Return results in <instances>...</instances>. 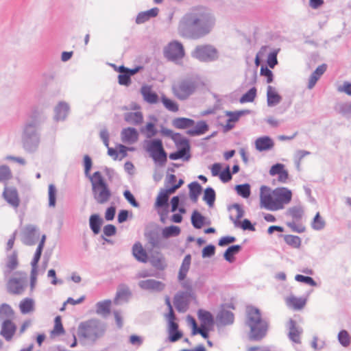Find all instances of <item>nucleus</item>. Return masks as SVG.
Instances as JSON below:
<instances>
[{
    "mask_svg": "<svg viewBox=\"0 0 351 351\" xmlns=\"http://www.w3.org/2000/svg\"><path fill=\"white\" fill-rule=\"evenodd\" d=\"M274 146V141L267 136L259 137L255 141V147L259 152L270 150Z\"/></svg>",
    "mask_w": 351,
    "mask_h": 351,
    "instance_id": "22",
    "label": "nucleus"
},
{
    "mask_svg": "<svg viewBox=\"0 0 351 351\" xmlns=\"http://www.w3.org/2000/svg\"><path fill=\"white\" fill-rule=\"evenodd\" d=\"M23 147L28 152H34L37 150L40 141V135L21 136Z\"/></svg>",
    "mask_w": 351,
    "mask_h": 351,
    "instance_id": "17",
    "label": "nucleus"
},
{
    "mask_svg": "<svg viewBox=\"0 0 351 351\" xmlns=\"http://www.w3.org/2000/svg\"><path fill=\"white\" fill-rule=\"evenodd\" d=\"M132 254L139 262L146 263L147 261L148 256L147 252L143 248L142 244L139 242L134 244L132 247Z\"/></svg>",
    "mask_w": 351,
    "mask_h": 351,
    "instance_id": "27",
    "label": "nucleus"
},
{
    "mask_svg": "<svg viewBox=\"0 0 351 351\" xmlns=\"http://www.w3.org/2000/svg\"><path fill=\"white\" fill-rule=\"evenodd\" d=\"M311 154V152L306 150H297L295 153L294 154V162L296 167V169L300 171V165L302 159L306 156Z\"/></svg>",
    "mask_w": 351,
    "mask_h": 351,
    "instance_id": "48",
    "label": "nucleus"
},
{
    "mask_svg": "<svg viewBox=\"0 0 351 351\" xmlns=\"http://www.w3.org/2000/svg\"><path fill=\"white\" fill-rule=\"evenodd\" d=\"M256 96V88L255 87H252L240 98L239 101L241 104L252 102L254 100Z\"/></svg>",
    "mask_w": 351,
    "mask_h": 351,
    "instance_id": "55",
    "label": "nucleus"
},
{
    "mask_svg": "<svg viewBox=\"0 0 351 351\" xmlns=\"http://www.w3.org/2000/svg\"><path fill=\"white\" fill-rule=\"evenodd\" d=\"M150 262L154 267L158 269H163L166 266L165 258L160 252H157L156 255H153L151 257Z\"/></svg>",
    "mask_w": 351,
    "mask_h": 351,
    "instance_id": "45",
    "label": "nucleus"
},
{
    "mask_svg": "<svg viewBox=\"0 0 351 351\" xmlns=\"http://www.w3.org/2000/svg\"><path fill=\"white\" fill-rule=\"evenodd\" d=\"M182 44L178 41L170 42L164 49V55L169 60L177 62L184 56Z\"/></svg>",
    "mask_w": 351,
    "mask_h": 351,
    "instance_id": "8",
    "label": "nucleus"
},
{
    "mask_svg": "<svg viewBox=\"0 0 351 351\" xmlns=\"http://www.w3.org/2000/svg\"><path fill=\"white\" fill-rule=\"evenodd\" d=\"M215 21L214 14L208 8H195L185 14L180 19L178 33L184 38L197 40L212 32Z\"/></svg>",
    "mask_w": 351,
    "mask_h": 351,
    "instance_id": "1",
    "label": "nucleus"
},
{
    "mask_svg": "<svg viewBox=\"0 0 351 351\" xmlns=\"http://www.w3.org/2000/svg\"><path fill=\"white\" fill-rule=\"evenodd\" d=\"M217 320L223 325L232 324L234 322L233 313L228 310L223 309L217 315Z\"/></svg>",
    "mask_w": 351,
    "mask_h": 351,
    "instance_id": "33",
    "label": "nucleus"
},
{
    "mask_svg": "<svg viewBox=\"0 0 351 351\" xmlns=\"http://www.w3.org/2000/svg\"><path fill=\"white\" fill-rule=\"evenodd\" d=\"M131 295L129 288L125 285H121L119 287L116 296L114 299L115 304H120L123 302H128Z\"/></svg>",
    "mask_w": 351,
    "mask_h": 351,
    "instance_id": "25",
    "label": "nucleus"
},
{
    "mask_svg": "<svg viewBox=\"0 0 351 351\" xmlns=\"http://www.w3.org/2000/svg\"><path fill=\"white\" fill-rule=\"evenodd\" d=\"M40 119L38 114L32 113L24 123L21 136L40 135Z\"/></svg>",
    "mask_w": 351,
    "mask_h": 351,
    "instance_id": "9",
    "label": "nucleus"
},
{
    "mask_svg": "<svg viewBox=\"0 0 351 351\" xmlns=\"http://www.w3.org/2000/svg\"><path fill=\"white\" fill-rule=\"evenodd\" d=\"M145 149L156 165L165 166L167 160V154L163 148L161 140L153 139L147 141Z\"/></svg>",
    "mask_w": 351,
    "mask_h": 351,
    "instance_id": "7",
    "label": "nucleus"
},
{
    "mask_svg": "<svg viewBox=\"0 0 351 351\" xmlns=\"http://www.w3.org/2000/svg\"><path fill=\"white\" fill-rule=\"evenodd\" d=\"M57 189L54 184H50L48 188L49 206L54 208L56 204Z\"/></svg>",
    "mask_w": 351,
    "mask_h": 351,
    "instance_id": "53",
    "label": "nucleus"
},
{
    "mask_svg": "<svg viewBox=\"0 0 351 351\" xmlns=\"http://www.w3.org/2000/svg\"><path fill=\"white\" fill-rule=\"evenodd\" d=\"M303 213L304 210L301 206H295L291 207L287 210V215L297 221L300 220L302 217Z\"/></svg>",
    "mask_w": 351,
    "mask_h": 351,
    "instance_id": "49",
    "label": "nucleus"
},
{
    "mask_svg": "<svg viewBox=\"0 0 351 351\" xmlns=\"http://www.w3.org/2000/svg\"><path fill=\"white\" fill-rule=\"evenodd\" d=\"M203 200L205 201L210 207L213 206L215 200V192L213 188L208 187L205 189Z\"/></svg>",
    "mask_w": 351,
    "mask_h": 351,
    "instance_id": "47",
    "label": "nucleus"
},
{
    "mask_svg": "<svg viewBox=\"0 0 351 351\" xmlns=\"http://www.w3.org/2000/svg\"><path fill=\"white\" fill-rule=\"evenodd\" d=\"M274 195L276 210H278L284 208L285 205L291 202L292 192L285 187L276 188L274 190Z\"/></svg>",
    "mask_w": 351,
    "mask_h": 351,
    "instance_id": "11",
    "label": "nucleus"
},
{
    "mask_svg": "<svg viewBox=\"0 0 351 351\" xmlns=\"http://www.w3.org/2000/svg\"><path fill=\"white\" fill-rule=\"evenodd\" d=\"M198 318L202 322V327L206 326H210L213 323V317L210 313L204 311V310H199L198 311Z\"/></svg>",
    "mask_w": 351,
    "mask_h": 351,
    "instance_id": "39",
    "label": "nucleus"
},
{
    "mask_svg": "<svg viewBox=\"0 0 351 351\" xmlns=\"http://www.w3.org/2000/svg\"><path fill=\"white\" fill-rule=\"evenodd\" d=\"M287 326L289 330L288 334L289 339L294 343H300L301 342L300 336L303 332L302 328L291 319L289 321Z\"/></svg>",
    "mask_w": 351,
    "mask_h": 351,
    "instance_id": "18",
    "label": "nucleus"
},
{
    "mask_svg": "<svg viewBox=\"0 0 351 351\" xmlns=\"http://www.w3.org/2000/svg\"><path fill=\"white\" fill-rule=\"evenodd\" d=\"M168 322L167 330L171 332L178 330V324L175 322L176 315L174 313H168L165 315Z\"/></svg>",
    "mask_w": 351,
    "mask_h": 351,
    "instance_id": "58",
    "label": "nucleus"
},
{
    "mask_svg": "<svg viewBox=\"0 0 351 351\" xmlns=\"http://www.w3.org/2000/svg\"><path fill=\"white\" fill-rule=\"evenodd\" d=\"M19 265L18 263V256L16 252H13L11 254L7 256L6 260V272H10L11 271L15 269Z\"/></svg>",
    "mask_w": 351,
    "mask_h": 351,
    "instance_id": "43",
    "label": "nucleus"
},
{
    "mask_svg": "<svg viewBox=\"0 0 351 351\" xmlns=\"http://www.w3.org/2000/svg\"><path fill=\"white\" fill-rule=\"evenodd\" d=\"M338 340L341 346L347 347L350 343L351 338L346 330H342L338 334Z\"/></svg>",
    "mask_w": 351,
    "mask_h": 351,
    "instance_id": "59",
    "label": "nucleus"
},
{
    "mask_svg": "<svg viewBox=\"0 0 351 351\" xmlns=\"http://www.w3.org/2000/svg\"><path fill=\"white\" fill-rule=\"evenodd\" d=\"M16 327L13 322L7 319L3 322L0 334L6 341H10L16 332Z\"/></svg>",
    "mask_w": 351,
    "mask_h": 351,
    "instance_id": "20",
    "label": "nucleus"
},
{
    "mask_svg": "<svg viewBox=\"0 0 351 351\" xmlns=\"http://www.w3.org/2000/svg\"><path fill=\"white\" fill-rule=\"evenodd\" d=\"M282 100L281 96L277 93L276 88L268 86L267 88V101L269 107L275 106Z\"/></svg>",
    "mask_w": 351,
    "mask_h": 351,
    "instance_id": "26",
    "label": "nucleus"
},
{
    "mask_svg": "<svg viewBox=\"0 0 351 351\" xmlns=\"http://www.w3.org/2000/svg\"><path fill=\"white\" fill-rule=\"evenodd\" d=\"M21 277H14L10 279L8 282V289L10 293L13 294H21L25 291L27 286L26 274L20 273Z\"/></svg>",
    "mask_w": 351,
    "mask_h": 351,
    "instance_id": "12",
    "label": "nucleus"
},
{
    "mask_svg": "<svg viewBox=\"0 0 351 351\" xmlns=\"http://www.w3.org/2000/svg\"><path fill=\"white\" fill-rule=\"evenodd\" d=\"M111 304L112 301L110 300H105L98 302L95 304L96 313L103 317L107 316L110 312Z\"/></svg>",
    "mask_w": 351,
    "mask_h": 351,
    "instance_id": "29",
    "label": "nucleus"
},
{
    "mask_svg": "<svg viewBox=\"0 0 351 351\" xmlns=\"http://www.w3.org/2000/svg\"><path fill=\"white\" fill-rule=\"evenodd\" d=\"M102 219L97 214L92 215L89 219V226L94 234H97L100 232Z\"/></svg>",
    "mask_w": 351,
    "mask_h": 351,
    "instance_id": "36",
    "label": "nucleus"
},
{
    "mask_svg": "<svg viewBox=\"0 0 351 351\" xmlns=\"http://www.w3.org/2000/svg\"><path fill=\"white\" fill-rule=\"evenodd\" d=\"M325 225H326L325 221L324 220V219H322L320 217L319 213H317L315 215V216L313 219V221L312 222L313 229H314L315 230H321L324 229V228L325 227Z\"/></svg>",
    "mask_w": 351,
    "mask_h": 351,
    "instance_id": "60",
    "label": "nucleus"
},
{
    "mask_svg": "<svg viewBox=\"0 0 351 351\" xmlns=\"http://www.w3.org/2000/svg\"><path fill=\"white\" fill-rule=\"evenodd\" d=\"M260 205L269 210H276L274 190L267 186H262L260 189Z\"/></svg>",
    "mask_w": 351,
    "mask_h": 351,
    "instance_id": "10",
    "label": "nucleus"
},
{
    "mask_svg": "<svg viewBox=\"0 0 351 351\" xmlns=\"http://www.w3.org/2000/svg\"><path fill=\"white\" fill-rule=\"evenodd\" d=\"M191 263V254H187L184 258L181 266L179 269L178 279L179 281H182L186 277L187 273L190 269Z\"/></svg>",
    "mask_w": 351,
    "mask_h": 351,
    "instance_id": "28",
    "label": "nucleus"
},
{
    "mask_svg": "<svg viewBox=\"0 0 351 351\" xmlns=\"http://www.w3.org/2000/svg\"><path fill=\"white\" fill-rule=\"evenodd\" d=\"M161 101L168 110L173 112L178 111V105L176 101L166 97L165 95L162 96Z\"/></svg>",
    "mask_w": 351,
    "mask_h": 351,
    "instance_id": "52",
    "label": "nucleus"
},
{
    "mask_svg": "<svg viewBox=\"0 0 351 351\" xmlns=\"http://www.w3.org/2000/svg\"><path fill=\"white\" fill-rule=\"evenodd\" d=\"M54 327L51 331L52 335H60L64 332V328L61 322V318L60 316H57L54 321Z\"/></svg>",
    "mask_w": 351,
    "mask_h": 351,
    "instance_id": "62",
    "label": "nucleus"
},
{
    "mask_svg": "<svg viewBox=\"0 0 351 351\" xmlns=\"http://www.w3.org/2000/svg\"><path fill=\"white\" fill-rule=\"evenodd\" d=\"M181 230L180 227L176 226H170L164 228L162 230V237L163 239H168L170 237H177L180 234Z\"/></svg>",
    "mask_w": 351,
    "mask_h": 351,
    "instance_id": "40",
    "label": "nucleus"
},
{
    "mask_svg": "<svg viewBox=\"0 0 351 351\" xmlns=\"http://www.w3.org/2000/svg\"><path fill=\"white\" fill-rule=\"evenodd\" d=\"M195 121L188 118H176L172 121V125L178 129H186L193 126Z\"/></svg>",
    "mask_w": 351,
    "mask_h": 351,
    "instance_id": "35",
    "label": "nucleus"
},
{
    "mask_svg": "<svg viewBox=\"0 0 351 351\" xmlns=\"http://www.w3.org/2000/svg\"><path fill=\"white\" fill-rule=\"evenodd\" d=\"M141 132L145 133L147 138H151L156 135L158 131L156 129L154 124L149 122L146 124L145 128L141 129Z\"/></svg>",
    "mask_w": 351,
    "mask_h": 351,
    "instance_id": "57",
    "label": "nucleus"
},
{
    "mask_svg": "<svg viewBox=\"0 0 351 351\" xmlns=\"http://www.w3.org/2000/svg\"><path fill=\"white\" fill-rule=\"evenodd\" d=\"M284 240L287 244L295 248H298L301 245V239L298 236L285 235Z\"/></svg>",
    "mask_w": 351,
    "mask_h": 351,
    "instance_id": "56",
    "label": "nucleus"
},
{
    "mask_svg": "<svg viewBox=\"0 0 351 351\" xmlns=\"http://www.w3.org/2000/svg\"><path fill=\"white\" fill-rule=\"evenodd\" d=\"M238 195L243 198H248L250 195V185L249 184H239L235 186Z\"/></svg>",
    "mask_w": 351,
    "mask_h": 351,
    "instance_id": "51",
    "label": "nucleus"
},
{
    "mask_svg": "<svg viewBox=\"0 0 351 351\" xmlns=\"http://www.w3.org/2000/svg\"><path fill=\"white\" fill-rule=\"evenodd\" d=\"M124 119L128 123L136 125L143 122V116L141 112H130L125 114Z\"/></svg>",
    "mask_w": 351,
    "mask_h": 351,
    "instance_id": "32",
    "label": "nucleus"
},
{
    "mask_svg": "<svg viewBox=\"0 0 351 351\" xmlns=\"http://www.w3.org/2000/svg\"><path fill=\"white\" fill-rule=\"evenodd\" d=\"M286 302L289 306L292 307L295 310H300L304 307L306 300L302 298H296L293 295H290L286 299Z\"/></svg>",
    "mask_w": 351,
    "mask_h": 351,
    "instance_id": "31",
    "label": "nucleus"
},
{
    "mask_svg": "<svg viewBox=\"0 0 351 351\" xmlns=\"http://www.w3.org/2000/svg\"><path fill=\"white\" fill-rule=\"evenodd\" d=\"M34 301L31 298L23 300L20 304V311L23 314H27L34 311Z\"/></svg>",
    "mask_w": 351,
    "mask_h": 351,
    "instance_id": "42",
    "label": "nucleus"
},
{
    "mask_svg": "<svg viewBox=\"0 0 351 351\" xmlns=\"http://www.w3.org/2000/svg\"><path fill=\"white\" fill-rule=\"evenodd\" d=\"M197 88V82L191 78H184L175 82L172 85V92L180 100H186L193 95Z\"/></svg>",
    "mask_w": 351,
    "mask_h": 351,
    "instance_id": "5",
    "label": "nucleus"
},
{
    "mask_svg": "<svg viewBox=\"0 0 351 351\" xmlns=\"http://www.w3.org/2000/svg\"><path fill=\"white\" fill-rule=\"evenodd\" d=\"M92 194L97 204H104L107 203L111 196V191L100 171L94 172L90 176Z\"/></svg>",
    "mask_w": 351,
    "mask_h": 351,
    "instance_id": "3",
    "label": "nucleus"
},
{
    "mask_svg": "<svg viewBox=\"0 0 351 351\" xmlns=\"http://www.w3.org/2000/svg\"><path fill=\"white\" fill-rule=\"evenodd\" d=\"M208 130V126L204 121H199L194 128L189 130L186 133L190 136H194L203 134Z\"/></svg>",
    "mask_w": 351,
    "mask_h": 351,
    "instance_id": "37",
    "label": "nucleus"
},
{
    "mask_svg": "<svg viewBox=\"0 0 351 351\" xmlns=\"http://www.w3.org/2000/svg\"><path fill=\"white\" fill-rule=\"evenodd\" d=\"M138 285L141 289L152 292H160L165 287L163 282L154 279L141 280Z\"/></svg>",
    "mask_w": 351,
    "mask_h": 351,
    "instance_id": "16",
    "label": "nucleus"
},
{
    "mask_svg": "<svg viewBox=\"0 0 351 351\" xmlns=\"http://www.w3.org/2000/svg\"><path fill=\"white\" fill-rule=\"evenodd\" d=\"M168 199L169 195L167 194L166 191H164L163 189L160 190V193L157 196L155 206L162 208L168 206Z\"/></svg>",
    "mask_w": 351,
    "mask_h": 351,
    "instance_id": "50",
    "label": "nucleus"
},
{
    "mask_svg": "<svg viewBox=\"0 0 351 351\" xmlns=\"http://www.w3.org/2000/svg\"><path fill=\"white\" fill-rule=\"evenodd\" d=\"M36 227L34 225L26 226L22 232V241L24 244L27 245H32L35 244L38 239L36 234Z\"/></svg>",
    "mask_w": 351,
    "mask_h": 351,
    "instance_id": "15",
    "label": "nucleus"
},
{
    "mask_svg": "<svg viewBox=\"0 0 351 351\" xmlns=\"http://www.w3.org/2000/svg\"><path fill=\"white\" fill-rule=\"evenodd\" d=\"M158 12V8H154L145 12H140L136 16V23L137 24L143 23L147 21L149 19L156 16Z\"/></svg>",
    "mask_w": 351,
    "mask_h": 351,
    "instance_id": "30",
    "label": "nucleus"
},
{
    "mask_svg": "<svg viewBox=\"0 0 351 351\" xmlns=\"http://www.w3.org/2000/svg\"><path fill=\"white\" fill-rule=\"evenodd\" d=\"M106 329L104 322L97 319H91L80 324L79 332L83 337L95 341L104 335Z\"/></svg>",
    "mask_w": 351,
    "mask_h": 351,
    "instance_id": "4",
    "label": "nucleus"
},
{
    "mask_svg": "<svg viewBox=\"0 0 351 351\" xmlns=\"http://www.w3.org/2000/svg\"><path fill=\"white\" fill-rule=\"evenodd\" d=\"M14 315V311L12 308L7 304H3L0 306V319L7 320L10 319Z\"/></svg>",
    "mask_w": 351,
    "mask_h": 351,
    "instance_id": "46",
    "label": "nucleus"
},
{
    "mask_svg": "<svg viewBox=\"0 0 351 351\" xmlns=\"http://www.w3.org/2000/svg\"><path fill=\"white\" fill-rule=\"evenodd\" d=\"M190 157L189 145L186 141H183V146L177 152L171 153L169 154V158L171 160L182 158L184 160H189Z\"/></svg>",
    "mask_w": 351,
    "mask_h": 351,
    "instance_id": "23",
    "label": "nucleus"
},
{
    "mask_svg": "<svg viewBox=\"0 0 351 351\" xmlns=\"http://www.w3.org/2000/svg\"><path fill=\"white\" fill-rule=\"evenodd\" d=\"M189 197L193 202H197L202 188L197 182H193L189 184Z\"/></svg>",
    "mask_w": 351,
    "mask_h": 351,
    "instance_id": "34",
    "label": "nucleus"
},
{
    "mask_svg": "<svg viewBox=\"0 0 351 351\" xmlns=\"http://www.w3.org/2000/svg\"><path fill=\"white\" fill-rule=\"evenodd\" d=\"M339 111L344 116L351 117V103L342 104L339 107Z\"/></svg>",
    "mask_w": 351,
    "mask_h": 351,
    "instance_id": "64",
    "label": "nucleus"
},
{
    "mask_svg": "<svg viewBox=\"0 0 351 351\" xmlns=\"http://www.w3.org/2000/svg\"><path fill=\"white\" fill-rule=\"evenodd\" d=\"M145 237L152 248L161 250L167 247V244L163 241L157 228L147 230Z\"/></svg>",
    "mask_w": 351,
    "mask_h": 351,
    "instance_id": "13",
    "label": "nucleus"
},
{
    "mask_svg": "<svg viewBox=\"0 0 351 351\" xmlns=\"http://www.w3.org/2000/svg\"><path fill=\"white\" fill-rule=\"evenodd\" d=\"M246 324L250 328L249 339L252 341H261L268 330V322L262 317L260 311L253 306H247L246 309Z\"/></svg>",
    "mask_w": 351,
    "mask_h": 351,
    "instance_id": "2",
    "label": "nucleus"
},
{
    "mask_svg": "<svg viewBox=\"0 0 351 351\" xmlns=\"http://www.w3.org/2000/svg\"><path fill=\"white\" fill-rule=\"evenodd\" d=\"M248 112V110H241L237 112L227 111L226 115L228 117V121L232 123L237 122L242 115Z\"/></svg>",
    "mask_w": 351,
    "mask_h": 351,
    "instance_id": "61",
    "label": "nucleus"
},
{
    "mask_svg": "<svg viewBox=\"0 0 351 351\" xmlns=\"http://www.w3.org/2000/svg\"><path fill=\"white\" fill-rule=\"evenodd\" d=\"M205 221V217L197 210H194L191 215V223L195 228L200 229Z\"/></svg>",
    "mask_w": 351,
    "mask_h": 351,
    "instance_id": "44",
    "label": "nucleus"
},
{
    "mask_svg": "<svg viewBox=\"0 0 351 351\" xmlns=\"http://www.w3.org/2000/svg\"><path fill=\"white\" fill-rule=\"evenodd\" d=\"M12 176V173L8 166H0V182H5L9 180Z\"/></svg>",
    "mask_w": 351,
    "mask_h": 351,
    "instance_id": "63",
    "label": "nucleus"
},
{
    "mask_svg": "<svg viewBox=\"0 0 351 351\" xmlns=\"http://www.w3.org/2000/svg\"><path fill=\"white\" fill-rule=\"evenodd\" d=\"M141 93L144 100L150 104H155L158 101V95L152 91L151 86H143L141 88Z\"/></svg>",
    "mask_w": 351,
    "mask_h": 351,
    "instance_id": "24",
    "label": "nucleus"
},
{
    "mask_svg": "<svg viewBox=\"0 0 351 351\" xmlns=\"http://www.w3.org/2000/svg\"><path fill=\"white\" fill-rule=\"evenodd\" d=\"M70 111L69 104L65 101H60L54 108V119L56 121H64Z\"/></svg>",
    "mask_w": 351,
    "mask_h": 351,
    "instance_id": "19",
    "label": "nucleus"
},
{
    "mask_svg": "<svg viewBox=\"0 0 351 351\" xmlns=\"http://www.w3.org/2000/svg\"><path fill=\"white\" fill-rule=\"evenodd\" d=\"M121 141L127 144H133L137 141L138 133L134 128L123 129L121 133Z\"/></svg>",
    "mask_w": 351,
    "mask_h": 351,
    "instance_id": "21",
    "label": "nucleus"
},
{
    "mask_svg": "<svg viewBox=\"0 0 351 351\" xmlns=\"http://www.w3.org/2000/svg\"><path fill=\"white\" fill-rule=\"evenodd\" d=\"M3 197L8 204L14 209H17L20 205V198L16 188L5 186Z\"/></svg>",
    "mask_w": 351,
    "mask_h": 351,
    "instance_id": "14",
    "label": "nucleus"
},
{
    "mask_svg": "<svg viewBox=\"0 0 351 351\" xmlns=\"http://www.w3.org/2000/svg\"><path fill=\"white\" fill-rule=\"evenodd\" d=\"M241 247L239 245H234L229 247L224 253V258L228 262H232L233 261V256L237 254Z\"/></svg>",
    "mask_w": 351,
    "mask_h": 351,
    "instance_id": "54",
    "label": "nucleus"
},
{
    "mask_svg": "<svg viewBox=\"0 0 351 351\" xmlns=\"http://www.w3.org/2000/svg\"><path fill=\"white\" fill-rule=\"evenodd\" d=\"M174 306L178 311L184 313L187 310L188 304L185 298L182 295H176L174 298Z\"/></svg>",
    "mask_w": 351,
    "mask_h": 351,
    "instance_id": "41",
    "label": "nucleus"
},
{
    "mask_svg": "<svg viewBox=\"0 0 351 351\" xmlns=\"http://www.w3.org/2000/svg\"><path fill=\"white\" fill-rule=\"evenodd\" d=\"M230 209H234L235 210V216L233 217L231 215L230 217V219L233 222L235 227H239L240 226L239 219L243 217L244 210L242 208V207L238 204H233L232 206H231Z\"/></svg>",
    "mask_w": 351,
    "mask_h": 351,
    "instance_id": "38",
    "label": "nucleus"
},
{
    "mask_svg": "<svg viewBox=\"0 0 351 351\" xmlns=\"http://www.w3.org/2000/svg\"><path fill=\"white\" fill-rule=\"evenodd\" d=\"M192 58L202 62H210L218 60L219 51L212 45H199L191 51Z\"/></svg>",
    "mask_w": 351,
    "mask_h": 351,
    "instance_id": "6",
    "label": "nucleus"
}]
</instances>
